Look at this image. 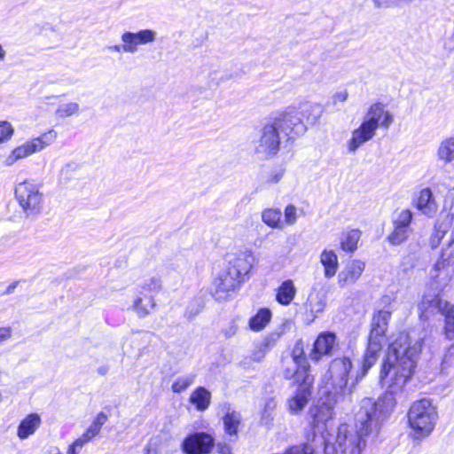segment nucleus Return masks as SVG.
<instances>
[{"mask_svg":"<svg viewBox=\"0 0 454 454\" xmlns=\"http://www.w3.org/2000/svg\"><path fill=\"white\" fill-rule=\"evenodd\" d=\"M424 338L413 333H400L387 347L383 359L380 381L387 385V391L378 401L363 398L355 413V427L342 424L338 427L334 443L324 435H314L313 441L324 444L325 454H362L371 434L376 435L381 423L395 405V395L401 393L416 367Z\"/></svg>","mask_w":454,"mask_h":454,"instance_id":"f257e3e1","label":"nucleus"},{"mask_svg":"<svg viewBox=\"0 0 454 454\" xmlns=\"http://www.w3.org/2000/svg\"><path fill=\"white\" fill-rule=\"evenodd\" d=\"M254 262L253 252L249 249L228 254L225 267L219 272L212 283V295L216 301H224L244 282Z\"/></svg>","mask_w":454,"mask_h":454,"instance_id":"f03ea898","label":"nucleus"},{"mask_svg":"<svg viewBox=\"0 0 454 454\" xmlns=\"http://www.w3.org/2000/svg\"><path fill=\"white\" fill-rule=\"evenodd\" d=\"M321 114L322 108L319 105L306 103L299 107L289 106L272 120L283 137L294 139L305 134L308 125L316 124Z\"/></svg>","mask_w":454,"mask_h":454,"instance_id":"7ed1b4c3","label":"nucleus"},{"mask_svg":"<svg viewBox=\"0 0 454 454\" xmlns=\"http://www.w3.org/2000/svg\"><path fill=\"white\" fill-rule=\"evenodd\" d=\"M351 369L352 362L348 357L335 358L331 362L327 372L330 385L327 393L333 395L334 402H344L346 399L350 401V395L355 391L359 380L368 372V371H364L363 359L361 370L356 372L355 379L348 384V375Z\"/></svg>","mask_w":454,"mask_h":454,"instance_id":"20e7f679","label":"nucleus"},{"mask_svg":"<svg viewBox=\"0 0 454 454\" xmlns=\"http://www.w3.org/2000/svg\"><path fill=\"white\" fill-rule=\"evenodd\" d=\"M392 122L393 116L384 110L383 105L373 104L365 114L360 126L352 131V137L348 143V151L355 153L375 136L379 126L387 129Z\"/></svg>","mask_w":454,"mask_h":454,"instance_id":"39448f33","label":"nucleus"},{"mask_svg":"<svg viewBox=\"0 0 454 454\" xmlns=\"http://www.w3.org/2000/svg\"><path fill=\"white\" fill-rule=\"evenodd\" d=\"M390 319L389 310L379 309L372 315L367 347L364 354V372L369 371L381 356Z\"/></svg>","mask_w":454,"mask_h":454,"instance_id":"423d86ee","label":"nucleus"},{"mask_svg":"<svg viewBox=\"0 0 454 454\" xmlns=\"http://www.w3.org/2000/svg\"><path fill=\"white\" fill-rule=\"evenodd\" d=\"M438 419L437 407L429 398L413 402L408 411V422L417 439L428 436L434 429Z\"/></svg>","mask_w":454,"mask_h":454,"instance_id":"0eeeda50","label":"nucleus"},{"mask_svg":"<svg viewBox=\"0 0 454 454\" xmlns=\"http://www.w3.org/2000/svg\"><path fill=\"white\" fill-rule=\"evenodd\" d=\"M282 138L280 129L270 119L259 131V138L254 145V153L263 160L275 157L279 151Z\"/></svg>","mask_w":454,"mask_h":454,"instance_id":"6e6552de","label":"nucleus"},{"mask_svg":"<svg viewBox=\"0 0 454 454\" xmlns=\"http://www.w3.org/2000/svg\"><path fill=\"white\" fill-rule=\"evenodd\" d=\"M15 196L27 216L36 215L41 212L43 194L34 182L27 180L20 183L15 188Z\"/></svg>","mask_w":454,"mask_h":454,"instance_id":"1a4fd4ad","label":"nucleus"},{"mask_svg":"<svg viewBox=\"0 0 454 454\" xmlns=\"http://www.w3.org/2000/svg\"><path fill=\"white\" fill-rule=\"evenodd\" d=\"M157 37V32L153 29H141L137 32L126 31L121 34V44L107 46L111 52H124L134 54L138 51L139 45L153 43Z\"/></svg>","mask_w":454,"mask_h":454,"instance_id":"9d476101","label":"nucleus"},{"mask_svg":"<svg viewBox=\"0 0 454 454\" xmlns=\"http://www.w3.org/2000/svg\"><path fill=\"white\" fill-rule=\"evenodd\" d=\"M57 137V133L50 129L41 136L27 141L23 145L12 150V154L6 159V165H12L16 160L40 152L51 145Z\"/></svg>","mask_w":454,"mask_h":454,"instance_id":"9b49d317","label":"nucleus"},{"mask_svg":"<svg viewBox=\"0 0 454 454\" xmlns=\"http://www.w3.org/2000/svg\"><path fill=\"white\" fill-rule=\"evenodd\" d=\"M215 446L214 437L205 432L187 435L181 445L184 454H209Z\"/></svg>","mask_w":454,"mask_h":454,"instance_id":"f8f14e48","label":"nucleus"},{"mask_svg":"<svg viewBox=\"0 0 454 454\" xmlns=\"http://www.w3.org/2000/svg\"><path fill=\"white\" fill-rule=\"evenodd\" d=\"M299 377H303L302 382L297 386L294 395L287 401L288 408L293 413L301 411L307 405L311 396V388L314 380L313 376L301 373Z\"/></svg>","mask_w":454,"mask_h":454,"instance_id":"ddd939ff","label":"nucleus"},{"mask_svg":"<svg viewBox=\"0 0 454 454\" xmlns=\"http://www.w3.org/2000/svg\"><path fill=\"white\" fill-rule=\"evenodd\" d=\"M365 269V262L354 259L348 262L338 273L337 282L340 288L351 286L360 278Z\"/></svg>","mask_w":454,"mask_h":454,"instance_id":"4468645a","label":"nucleus"},{"mask_svg":"<svg viewBox=\"0 0 454 454\" xmlns=\"http://www.w3.org/2000/svg\"><path fill=\"white\" fill-rule=\"evenodd\" d=\"M336 345V336L330 332L321 333L314 342L310 359L318 361L322 356H329Z\"/></svg>","mask_w":454,"mask_h":454,"instance_id":"2eb2a0df","label":"nucleus"},{"mask_svg":"<svg viewBox=\"0 0 454 454\" xmlns=\"http://www.w3.org/2000/svg\"><path fill=\"white\" fill-rule=\"evenodd\" d=\"M416 208L427 217H434L438 210V204L430 188L422 189L414 200Z\"/></svg>","mask_w":454,"mask_h":454,"instance_id":"dca6fc26","label":"nucleus"},{"mask_svg":"<svg viewBox=\"0 0 454 454\" xmlns=\"http://www.w3.org/2000/svg\"><path fill=\"white\" fill-rule=\"evenodd\" d=\"M162 289L161 277L158 273H149L137 280V292L141 294L156 296Z\"/></svg>","mask_w":454,"mask_h":454,"instance_id":"f3484780","label":"nucleus"},{"mask_svg":"<svg viewBox=\"0 0 454 454\" xmlns=\"http://www.w3.org/2000/svg\"><path fill=\"white\" fill-rule=\"evenodd\" d=\"M327 305V294L323 288H313L309 293L305 303L307 310L313 318H316L319 313H322Z\"/></svg>","mask_w":454,"mask_h":454,"instance_id":"a211bd4d","label":"nucleus"},{"mask_svg":"<svg viewBox=\"0 0 454 454\" xmlns=\"http://www.w3.org/2000/svg\"><path fill=\"white\" fill-rule=\"evenodd\" d=\"M155 307L156 301L154 296L136 293V298L133 301L132 309L139 317L148 316Z\"/></svg>","mask_w":454,"mask_h":454,"instance_id":"6ab92c4d","label":"nucleus"},{"mask_svg":"<svg viewBox=\"0 0 454 454\" xmlns=\"http://www.w3.org/2000/svg\"><path fill=\"white\" fill-rule=\"evenodd\" d=\"M41 418L37 413H30L23 419L17 430L20 439L25 440L32 435L41 425Z\"/></svg>","mask_w":454,"mask_h":454,"instance_id":"aec40b11","label":"nucleus"},{"mask_svg":"<svg viewBox=\"0 0 454 454\" xmlns=\"http://www.w3.org/2000/svg\"><path fill=\"white\" fill-rule=\"evenodd\" d=\"M340 402H334L333 399V395L327 393V401L322 403L321 404L315 407L310 411L312 416L314 418V422H325L330 419L333 416V411L334 404L339 403Z\"/></svg>","mask_w":454,"mask_h":454,"instance_id":"412c9836","label":"nucleus"},{"mask_svg":"<svg viewBox=\"0 0 454 454\" xmlns=\"http://www.w3.org/2000/svg\"><path fill=\"white\" fill-rule=\"evenodd\" d=\"M320 262L324 266V276L326 278L335 276L339 268V261L333 250L324 249L320 254Z\"/></svg>","mask_w":454,"mask_h":454,"instance_id":"4be33fe9","label":"nucleus"},{"mask_svg":"<svg viewBox=\"0 0 454 454\" xmlns=\"http://www.w3.org/2000/svg\"><path fill=\"white\" fill-rule=\"evenodd\" d=\"M361 238V231L358 229H346L340 237V247L345 252H354L357 248V243Z\"/></svg>","mask_w":454,"mask_h":454,"instance_id":"5701e85b","label":"nucleus"},{"mask_svg":"<svg viewBox=\"0 0 454 454\" xmlns=\"http://www.w3.org/2000/svg\"><path fill=\"white\" fill-rule=\"evenodd\" d=\"M445 317V334L450 340L454 339V304L442 300L438 311Z\"/></svg>","mask_w":454,"mask_h":454,"instance_id":"b1692460","label":"nucleus"},{"mask_svg":"<svg viewBox=\"0 0 454 454\" xmlns=\"http://www.w3.org/2000/svg\"><path fill=\"white\" fill-rule=\"evenodd\" d=\"M189 401L198 411H203L211 403V393L206 387H199L191 394Z\"/></svg>","mask_w":454,"mask_h":454,"instance_id":"393cba45","label":"nucleus"},{"mask_svg":"<svg viewBox=\"0 0 454 454\" xmlns=\"http://www.w3.org/2000/svg\"><path fill=\"white\" fill-rule=\"evenodd\" d=\"M296 294V288L292 280L284 281L277 290L276 300L282 305H289Z\"/></svg>","mask_w":454,"mask_h":454,"instance_id":"a878e982","label":"nucleus"},{"mask_svg":"<svg viewBox=\"0 0 454 454\" xmlns=\"http://www.w3.org/2000/svg\"><path fill=\"white\" fill-rule=\"evenodd\" d=\"M442 299L439 295L426 294L419 304V309L421 317H427L428 314H434L441 307Z\"/></svg>","mask_w":454,"mask_h":454,"instance_id":"bb28decb","label":"nucleus"},{"mask_svg":"<svg viewBox=\"0 0 454 454\" xmlns=\"http://www.w3.org/2000/svg\"><path fill=\"white\" fill-rule=\"evenodd\" d=\"M271 319V311L267 308H262L250 318L249 327L251 330L258 332L262 330Z\"/></svg>","mask_w":454,"mask_h":454,"instance_id":"cd10ccee","label":"nucleus"},{"mask_svg":"<svg viewBox=\"0 0 454 454\" xmlns=\"http://www.w3.org/2000/svg\"><path fill=\"white\" fill-rule=\"evenodd\" d=\"M225 433L231 436H237L239 425L241 423V415L237 411H228L223 419Z\"/></svg>","mask_w":454,"mask_h":454,"instance_id":"c85d7f7f","label":"nucleus"},{"mask_svg":"<svg viewBox=\"0 0 454 454\" xmlns=\"http://www.w3.org/2000/svg\"><path fill=\"white\" fill-rule=\"evenodd\" d=\"M437 155L446 163L454 160V137H446L440 143Z\"/></svg>","mask_w":454,"mask_h":454,"instance_id":"c756f323","label":"nucleus"},{"mask_svg":"<svg viewBox=\"0 0 454 454\" xmlns=\"http://www.w3.org/2000/svg\"><path fill=\"white\" fill-rule=\"evenodd\" d=\"M282 212L278 208H267L262 213V222L271 228H282Z\"/></svg>","mask_w":454,"mask_h":454,"instance_id":"7c9ffc66","label":"nucleus"},{"mask_svg":"<svg viewBox=\"0 0 454 454\" xmlns=\"http://www.w3.org/2000/svg\"><path fill=\"white\" fill-rule=\"evenodd\" d=\"M305 373L306 375H311L309 372L306 366H300V364H295L292 367H286L283 371V376L286 380L294 379V384L297 386L300 385L301 382H302L303 377H299L300 374Z\"/></svg>","mask_w":454,"mask_h":454,"instance_id":"2f4dec72","label":"nucleus"},{"mask_svg":"<svg viewBox=\"0 0 454 454\" xmlns=\"http://www.w3.org/2000/svg\"><path fill=\"white\" fill-rule=\"evenodd\" d=\"M393 231L387 236V240L391 245L398 246L404 242L412 231V229H406L398 226H393Z\"/></svg>","mask_w":454,"mask_h":454,"instance_id":"473e14b6","label":"nucleus"},{"mask_svg":"<svg viewBox=\"0 0 454 454\" xmlns=\"http://www.w3.org/2000/svg\"><path fill=\"white\" fill-rule=\"evenodd\" d=\"M195 379V373L179 376L173 382L171 389L174 393H181L188 388L194 382Z\"/></svg>","mask_w":454,"mask_h":454,"instance_id":"72a5a7b5","label":"nucleus"},{"mask_svg":"<svg viewBox=\"0 0 454 454\" xmlns=\"http://www.w3.org/2000/svg\"><path fill=\"white\" fill-rule=\"evenodd\" d=\"M107 419L108 417L105 412H98L85 432L87 434L90 435L91 438H94L100 433L102 427L106 424Z\"/></svg>","mask_w":454,"mask_h":454,"instance_id":"f704fd0d","label":"nucleus"},{"mask_svg":"<svg viewBox=\"0 0 454 454\" xmlns=\"http://www.w3.org/2000/svg\"><path fill=\"white\" fill-rule=\"evenodd\" d=\"M413 219V214L410 209H403L399 212L393 220V226H398L406 229H411V224Z\"/></svg>","mask_w":454,"mask_h":454,"instance_id":"c9c22d12","label":"nucleus"},{"mask_svg":"<svg viewBox=\"0 0 454 454\" xmlns=\"http://www.w3.org/2000/svg\"><path fill=\"white\" fill-rule=\"evenodd\" d=\"M80 106L78 103L69 102L59 105L56 110V114L59 118H67L78 114Z\"/></svg>","mask_w":454,"mask_h":454,"instance_id":"e433bc0d","label":"nucleus"},{"mask_svg":"<svg viewBox=\"0 0 454 454\" xmlns=\"http://www.w3.org/2000/svg\"><path fill=\"white\" fill-rule=\"evenodd\" d=\"M292 361L300 366H306V356L304 353V345L302 340H297L293 348L291 354Z\"/></svg>","mask_w":454,"mask_h":454,"instance_id":"4c0bfd02","label":"nucleus"},{"mask_svg":"<svg viewBox=\"0 0 454 454\" xmlns=\"http://www.w3.org/2000/svg\"><path fill=\"white\" fill-rule=\"evenodd\" d=\"M445 232L446 231L442 228V224H434V231L429 240L432 248H435L439 246L441 240L443 239L445 235Z\"/></svg>","mask_w":454,"mask_h":454,"instance_id":"58836bf2","label":"nucleus"},{"mask_svg":"<svg viewBox=\"0 0 454 454\" xmlns=\"http://www.w3.org/2000/svg\"><path fill=\"white\" fill-rule=\"evenodd\" d=\"M348 96V94L346 90L338 91L333 95L331 101L328 102L327 106H333L335 110H340V106L347 100Z\"/></svg>","mask_w":454,"mask_h":454,"instance_id":"ea45409f","label":"nucleus"},{"mask_svg":"<svg viewBox=\"0 0 454 454\" xmlns=\"http://www.w3.org/2000/svg\"><path fill=\"white\" fill-rule=\"evenodd\" d=\"M79 164L76 162H69L66 164L60 171V178L65 182H67L74 178V174L78 170Z\"/></svg>","mask_w":454,"mask_h":454,"instance_id":"a19ab883","label":"nucleus"},{"mask_svg":"<svg viewBox=\"0 0 454 454\" xmlns=\"http://www.w3.org/2000/svg\"><path fill=\"white\" fill-rule=\"evenodd\" d=\"M12 124L6 121H0V143L9 140L13 135Z\"/></svg>","mask_w":454,"mask_h":454,"instance_id":"79ce46f5","label":"nucleus"},{"mask_svg":"<svg viewBox=\"0 0 454 454\" xmlns=\"http://www.w3.org/2000/svg\"><path fill=\"white\" fill-rule=\"evenodd\" d=\"M297 220V208L294 205L289 204L285 208V222L293 225Z\"/></svg>","mask_w":454,"mask_h":454,"instance_id":"37998d69","label":"nucleus"},{"mask_svg":"<svg viewBox=\"0 0 454 454\" xmlns=\"http://www.w3.org/2000/svg\"><path fill=\"white\" fill-rule=\"evenodd\" d=\"M93 438L90 437V435L87 434L86 432H84L79 438H77L71 445L73 449L76 448H82L83 445H85L87 442L91 441Z\"/></svg>","mask_w":454,"mask_h":454,"instance_id":"c03bdc74","label":"nucleus"},{"mask_svg":"<svg viewBox=\"0 0 454 454\" xmlns=\"http://www.w3.org/2000/svg\"><path fill=\"white\" fill-rule=\"evenodd\" d=\"M284 173H285L284 168L272 170L268 177V183H270V184L278 183L282 179Z\"/></svg>","mask_w":454,"mask_h":454,"instance_id":"a18cd8bd","label":"nucleus"},{"mask_svg":"<svg viewBox=\"0 0 454 454\" xmlns=\"http://www.w3.org/2000/svg\"><path fill=\"white\" fill-rule=\"evenodd\" d=\"M266 355V347H259L257 349L253 351L250 356V359L254 362H261Z\"/></svg>","mask_w":454,"mask_h":454,"instance_id":"49530a36","label":"nucleus"},{"mask_svg":"<svg viewBox=\"0 0 454 454\" xmlns=\"http://www.w3.org/2000/svg\"><path fill=\"white\" fill-rule=\"evenodd\" d=\"M237 331H238V325L236 324L235 320H231L230 322V325H228V327H226L223 330V333H224L225 337L230 338V337L235 335Z\"/></svg>","mask_w":454,"mask_h":454,"instance_id":"de8ad7c7","label":"nucleus"},{"mask_svg":"<svg viewBox=\"0 0 454 454\" xmlns=\"http://www.w3.org/2000/svg\"><path fill=\"white\" fill-rule=\"evenodd\" d=\"M12 337V328L9 326L0 327V344Z\"/></svg>","mask_w":454,"mask_h":454,"instance_id":"09e8293b","label":"nucleus"},{"mask_svg":"<svg viewBox=\"0 0 454 454\" xmlns=\"http://www.w3.org/2000/svg\"><path fill=\"white\" fill-rule=\"evenodd\" d=\"M216 451L217 454H232L231 446L225 442H218Z\"/></svg>","mask_w":454,"mask_h":454,"instance_id":"8fccbe9b","label":"nucleus"},{"mask_svg":"<svg viewBox=\"0 0 454 454\" xmlns=\"http://www.w3.org/2000/svg\"><path fill=\"white\" fill-rule=\"evenodd\" d=\"M20 281H14L13 283L10 284L4 291L2 292L1 295H8L14 292L15 288L19 285Z\"/></svg>","mask_w":454,"mask_h":454,"instance_id":"3c124183","label":"nucleus"},{"mask_svg":"<svg viewBox=\"0 0 454 454\" xmlns=\"http://www.w3.org/2000/svg\"><path fill=\"white\" fill-rule=\"evenodd\" d=\"M454 356V343H453V344H451V345L448 348V349H447V351H446V354H445V356H444V358H443V363H447V362H448V358H449V357H451V356Z\"/></svg>","mask_w":454,"mask_h":454,"instance_id":"603ef678","label":"nucleus"},{"mask_svg":"<svg viewBox=\"0 0 454 454\" xmlns=\"http://www.w3.org/2000/svg\"><path fill=\"white\" fill-rule=\"evenodd\" d=\"M109 369H110L109 365H107V364H103V365L99 366V367L97 369V372H98V373L99 375H101V376H105V375H106V374L108 373Z\"/></svg>","mask_w":454,"mask_h":454,"instance_id":"864d4df0","label":"nucleus"},{"mask_svg":"<svg viewBox=\"0 0 454 454\" xmlns=\"http://www.w3.org/2000/svg\"><path fill=\"white\" fill-rule=\"evenodd\" d=\"M199 309H196L195 312H192V310H190V308H188L185 312V317H187L188 319H192L195 315L199 313Z\"/></svg>","mask_w":454,"mask_h":454,"instance_id":"5fc2aeb1","label":"nucleus"},{"mask_svg":"<svg viewBox=\"0 0 454 454\" xmlns=\"http://www.w3.org/2000/svg\"><path fill=\"white\" fill-rule=\"evenodd\" d=\"M5 55H6V52L4 50L3 46L0 44V62L4 59Z\"/></svg>","mask_w":454,"mask_h":454,"instance_id":"6e6d98bb","label":"nucleus"},{"mask_svg":"<svg viewBox=\"0 0 454 454\" xmlns=\"http://www.w3.org/2000/svg\"><path fill=\"white\" fill-rule=\"evenodd\" d=\"M67 454H76V451L74 449H73L72 447L69 446Z\"/></svg>","mask_w":454,"mask_h":454,"instance_id":"4d7b16f0","label":"nucleus"},{"mask_svg":"<svg viewBox=\"0 0 454 454\" xmlns=\"http://www.w3.org/2000/svg\"><path fill=\"white\" fill-rule=\"evenodd\" d=\"M145 450V454H153V451L150 450V448H146Z\"/></svg>","mask_w":454,"mask_h":454,"instance_id":"13d9d810","label":"nucleus"}]
</instances>
